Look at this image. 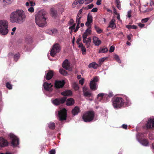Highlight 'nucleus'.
Masks as SVG:
<instances>
[{"label":"nucleus","instance_id":"nucleus-1","mask_svg":"<svg viewBox=\"0 0 154 154\" xmlns=\"http://www.w3.org/2000/svg\"><path fill=\"white\" fill-rule=\"evenodd\" d=\"M26 16L24 11L17 9L12 12L10 15L9 20L12 23H21L26 20Z\"/></svg>","mask_w":154,"mask_h":154},{"label":"nucleus","instance_id":"nucleus-2","mask_svg":"<svg viewBox=\"0 0 154 154\" xmlns=\"http://www.w3.org/2000/svg\"><path fill=\"white\" fill-rule=\"evenodd\" d=\"M47 19L46 12L44 10L40 11L35 16L36 23L40 27H44L46 25Z\"/></svg>","mask_w":154,"mask_h":154},{"label":"nucleus","instance_id":"nucleus-3","mask_svg":"<svg viewBox=\"0 0 154 154\" xmlns=\"http://www.w3.org/2000/svg\"><path fill=\"white\" fill-rule=\"evenodd\" d=\"M8 22L7 21L5 20H0V34L5 35L8 33Z\"/></svg>","mask_w":154,"mask_h":154},{"label":"nucleus","instance_id":"nucleus-4","mask_svg":"<svg viewBox=\"0 0 154 154\" xmlns=\"http://www.w3.org/2000/svg\"><path fill=\"white\" fill-rule=\"evenodd\" d=\"M123 101V97H115L112 100V105L115 109H119L124 106Z\"/></svg>","mask_w":154,"mask_h":154},{"label":"nucleus","instance_id":"nucleus-5","mask_svg":"<svg viewBox=\"0 0 154 154\" xmlns=\"http://www.w3.org/2000/svg\"><path fill=\"white\" fill-rule=\"evenodd\" d=\"M94 115L93 111L88 112L83 115L82 119L85 122H89L93 119Z\"/></svg>","mask_w":154,"mask_h":154},{"label":"nucleus","instance_id":"nucleus-6","mask_svg":"<svg viewBox=\"0 0 154 154\" xmlns=\"http://www.w3.org/2000/svg\"><path fill=\"white\" fill-rule=\"evenodd\" d=\"M60 50V45L57 43L55 44L54 45L51 51V55L54 57L57 53L59 52Z\"/></svg>","mask_w":154,"mask_h":154},{"label":"nucleus","instance_id":"nucleus-7","mask_svg":"<svg viewBox=\"0 0 154 154\" xmlns=\"http://www.w3.org/2000/svg\"><path fill=\"white\" fill-rule=\"evenodd\" d=\"M66 110L65 108L60 109L58 112V115L59 120L62 121L66 119Z\"/></svg>","mask_w":154,"mask_h":154},{"label":"nucleus","instance_id":"nucleus-8","mask_svg":"<svg viewBox=\"0 0 154 154\" xmlns=\"http://www.w3.org/2000/svg\"><path fill=\"white\" fill-rule=\"evenodd\" d=\"M99 80V78L97 77H95L93 78L90 82V86L91 89L94 90H96L97 88V82Z\"/></svg>","mask_w":154,"mask_h":154},{"label":"nucleus","instance_id":"nucleus-9","mask_svg":"<svg viewBox=\"0 0 154 154\" xmlns=\"http://www.w3.org/2000/svg\"><path fill=\"white\" fill-rule=\"evenodd\" d=\"M136 136L138 141L142 145L144 146H147L149 145V143L147 140L144 139L140 140V138L144 136V135L143 133H138L137 134Z\"/></svg>","mask_w":154,"mask_h":154},{"label":"nucleus","instance_id":"nucleus-10","mask_svg":"<svg viewBox=\"0 0 154 154\" xmlns=\"http://www.w3.org/2000/svg\"><path fill=\"white\" fill-rule=\"evenodd\" d=\"M9 136L11 139V144L14 147L19 145V139L16 136L13 134L11 133L9 134Z\"/></svg>","mask_w":154,"mask_h":154},{"label":"nucleus","instance_id":"nucleus-11","mask_svg":"<svg viewBox=\"0 0 154 154\" xmlns=\"http://www.w3.org/2000/svg\"><path fill=\"white\" fill-rule=\"evenodd\" d=\"M97 98L98 101L102 103L108 102L106 100V96L104 93H100L98 94L97 95Z\"/></svg>","mask_w":154,"mask_h":154},{"label":"nucleus","instance_id":"nucleus-12","mask_svg":"<svg viewBox=\"0 0 154 154\" xmlns=\"http://www.w3.org/2000/svg\"><path fill=\"white\" fill-rule=\"evenodd\" d=\"M66 99V97H65L60 99H56L52 101V103L55 105H58L60 103H63Z\"/></svg>","mask_w":154,"mask_h":154},{"label":"nucleus","instance_id":"nucleus-13","mask_svg":"<svg viewBox=\"0 0 154 154\" xmlns=\"http://www.w3.org/2000/svg\"><path fill=\"white\" fill-rule=\"evenodd\" d=\"M147 128L154 129V119H150L146 124Z\"/></svg>","mask_w":154,"mask_h":154},{"label":"nucleus","instance_id":"nucleus-14","mask_svg":"<svg viewBox=\"0 0 154 154\" xmlns=\"http://www.w3.org/2000/svg\"><path fill=\"white\" fill-rule=\"evenodd\" d=\"M64 80L56 81L55 82V86L56 88H62L65 84Z\"/></svg>","mask_w":154,"mask_h":154},{"label":"nucleus","instance_id":"nucleus-15","mask_svg":"<svg viewBox=\"0 0 154 154\" xmlns=\"http://www.w3.org/2000/svg\"><path fill=\"white\" fill-rule=\"evenodd\" d=\"M62 66L63 68L66 70L69 71L71 70V68L70 67L69 63L67 59L65 60L63 62Z\"/></svg>","mask_w":154,"mask_h":154},{"label":"nucleus","instance_id":"nucleus-16","mask_svg":"<svg viewBox=\"0 0 154 154\" xmlns=\"http://www.w3.org/2000/svg\"><path fill=\"white\" fill-rule=\"evenodd\" d=\"M82 38L83 43L85 44L87 48H89L91 42V38L90 37H88L87 38L85 37H82Z\"/></svg>","mask_w":154,"mask_h":154},{"label":"nucleus","instance_id":"nucleus-17","mask_svg":"<svg viewBox=\"0 0 154 154\" xmlns=\"http://www.w3.org/2000/svg\"><path fill=\"white\" fill-rule=\"evenodd\" d=\"M82 17V16H77L76 20V22L77 23V25L75 29L74 30V32H76L80 28L79 24L80 23V19Z\"/></svg>","mask_w":154,"mask_h":154},{"label":"nucleus","instance_id":"nucleus-18","mask_svg":"<svg viewBox=\"0 0 154 154\" xmlns=\"http://www.w3.org/2000/svg\"><path fill=\"white\" fill-rule=\"evenodd\" d=\"M43 86L45 90L49 91H51L52 85L51 83H49L46 82H45L43 84Z\"/></svg>","mask_w":154,"mask_h":154},{"label":"nucleus","instance_id":"nucleus-19","mask_svg":"<svg viewBox=\"0 0 154 154\" xmlns=\"http://www.w3.org/2000/svg\"><path fill=\"white\" fill-rule=\"evenodd\" d=\"M92 22V16L89 14H88L87 17V21L85 23V25L87 27H91V24Z\"/></svg>","mask_w":154,"mask_h":154},{"label":"nucleus","instance_id":"nucleus-20","mask_svg":"<svg viewBox=\"0 0 154 154\" xmlns=\"http://www.w3.org/2000/svg\"><path fill=\"white\" fill-rule=\"evenodd\" d=\"M83 92L84 95L85 97L91 96L92 95L91 92L87 91V88L86 86H84L83 88Z\"/></svg>","mask_w":154,"mask_h":154},{"label":"nucleus","instance_id":"nucleus-21","mask_svg":"<svg viewBox=\"0 0 154 154\" xmlns=\"http://www.w3.org/2000/svg\"><path fill=\"white\" fill-rule=\"evenodd\" d=\"M123 98L124 100V105L125 104L128 106L130 105L131 104V101L128 97L124 96H123Z\"/></svg>","mask_w":154,"mask_h":154},{"label":"nucleus","instance_id":"nucleus-22","mask_svg":"<svg viewBox=\"0 0 154 154\" xmlns=\"http://www.w3.org/2000/svg\"><path fill=\"white\" fill-rule=\"evenodd\" d=\"M93 42L96 46L99 45L101 43V41L99 40V38L96 36H94L93 38Z\"/></svg>","mask_w":154,"mask_h":154},{"label":"nucleus","instance_id":"nucleus-23","mask_svg":"<svg viewBox=\"0 0 154 154\" xmlns=\"http://www.w3.org/2000/svg\"><path fill=\"white\" fill-rule=\"evenodd\" d=\"M74 20L72 19L70 20L69 22V24L71 25V26L69 27V29H71V31L75 30L76 28V24L74 23Z\"/></svg>","mask_w":154,"mask_h":154},{"label":"nucleus","instance_id":"nucleus-24","mask_svg":"<svg viewBox=\"0 0 154 154\" xmlns=\"http://www.w3.org/2000/svg\"><path fill=\"white\" fill-rule=\"evenodd\" d=\"M8 143L7 141L2 137H0V146L4 147L7 146Z\"/></svg>","mask_w":154,"mask_h":154},{"label":"nucleus","instance_id":"nucleus-25","mask_svg":"<svg viewBox=\"0 0 154 154\" xmlns=\"http://www.w3.org/2000/svg\"><path fill=\"white\" fill-rule=\"evenodd\" d=\"M89 27L87 28L85 30V32L83 34L82 37H87V36L90 35L91 33V27Z\"/></svg>","mask_w":154,"mask_h":154},{"label":"nucleus","instance_id":"nucleus-26","mask_svg":"<svg viewBox=\"0 0 154 154\" xmlns=\"http://www.w3.org/2000/svg\"><path fill=\"white\" fill-rule=\"evenodd\" d=\"M13 0H1L2 4L4 6L11 4Z\"/></svg>","mask_w":154,"mask_h":154},{"label":"nucleus","instance_id":"nucleus-27","mask_svg":"<svg viewBox=\"0 0 154 154\" xmlns=\"http://www.w3.org/2000/svg\"><path fill=\"white\" fill-rule=\"evenodd\" d=\"M115 20L114 19H112L110 22L108 27L112 29H114L116 27V25L115 23Z\"/></svg>","mask_w":154,"mask_h":154},{"label":"nucleus","instance_id":"nucleus-28","mask_svg":"<svg viewBox=\"0 0 154 154\" xmlns=\"http://www.w3.org/2000/svg\"><path fill=\"white\" fill-rule=\"evenodd\" d=\"M84 0H75L73 3L72 5V7L73 8H74L78 4H82L84 3Z\"/></svg>","mask_w":154,"mask_h":154},{"label":"nucleus","instance_id":"nucleus-29","mask_svg":"<svg viewBox=\"0 0 154 154\" xmlns=\"http://www.w3.org/2000/svg\"><path fill=\"white\" fill-rule=\"evenodd\" d=\"M80 112V109L77 106H75L72 110V112L74 116H75L77 115Z\"/></svg>","mask_w":154,"mask_h":154},{"label":"nucleus","instance_id":"nucleus-30","mask_svg":"<svg viewBox=\"0 0 154 154\" xmlns=\"http://www.w3.org/2000/svg\"><path fill=\"white\" fill-rule=\"evenodd\" d=\"M53 75H54L53 71H51V70L50 71L47 73V74L45 76V78L47 80H50L52 78Z\"/></svg>","mask_w":154,"mask_h":154},{"label":"nucleus","instance_id":"nucleus-31","mask_svg":"<svg viewBox=\"0 0 154 154\" xmlns=\"http://www.w3.org/2000/svg\"><path fill=\"white\" fill-rule=\"evenodd\" d=\"M57 31L56 29H53L50 30H48L47 31V33L49 34L52 35H55L57 33Z\"/></svg>","mask_w":154,"mask_h":154},{"label":"nucleus","instance_id":"nucleus-32","mask_svg":"<svg viewBox=\"0 0 154 154\" xmlns=\"http://www.w3.org/2000/svg\"><path fill=\"white\" fill-rule=\"evenodd\" d=\"M74 103V100L72 98L68 99L66 101V104L67 106H70L73 105Z\"/></svg>","mask_w":154,"mask_h":154},{"label":"nucleus","instance_id":"nucleus-33","mask_svg":"<svg viewBox=\"0 0 154 154\" xmlns=\"http://www.w3.org/2000/svg\"><path fill=\"white\" fill-rule=\"evenodd\" d=\"M89 68H92L94 69H96L98 66V64L95 62H93L91 63L88 66Z\"/></svg>","mask_w":154,"mask_h":154},{"label":"nucleus","instance_id":"nucleus-34","mask_svg":"<svg viewBox=\"0 0 154 154\" xmlns=\"http://www.w3.org/2000/svg\"><path fill=\"white\" fill-rule=\"evenodd\" d=\"M25 42L27 44H30L32 42V37L30 36H27L25 39Z\"/></svg>","mask_w":154,"mask_h":154},{"label":"nucleus","instance_id":"nucleus-35","mask_svg":"<svg viewBox=\"0 0 154 154\" xmlns=\"http://www.w3.org/2000/svg\"><path fill=\"white\" fill-rule=\"evenodd\" d=\"M72 94V92L70 90H66L61 93V94L64 96H70Z\"/></svg>","mask_w":154,"mask_h":154},{"label":"nucleus","instance_id":"nucleus-36","mask_svg":"<svg viewBox=\"0 0 154 154\" xmlns=\"http://www.w3.org/2000/svg\"><path fill=\"white\" fill-rule=\"evenodd\" d=\"M48 126L50 129L53 130L55 128V124L54 122H50L48 123Z\"/></svg>","mask_w":154,"mask_h":154},{"label":"nucleus","instance_id":"nucleus-37","mask_svg":"<svg viewBox=\"0 0 154 154\" xmlns=\"http://www.w3.org/2000/svg\"><path fill=\"white\" fill-rule=\"evenodd\" d=\"M50 11L53 17L55 18L57 15V11L54 8H52L50 9Z\"/></svg>","mask_w":154,"mask_h":154},{"label":"nucleus","instance_id":"nucleus-38","mask_svg":"<svg viewBox=\"0 0 154 154\" xmlns=\"http://www.w3.org/2000/svg\"><path fill=\"white\" fill-rule=\"evenodd\" d=\"M114 58L116 61L119 63H121V61L120 60L119 57L118 55L116 54H114L113 55Z\"/></svg>","mask_w":154,"mask_h":154},{"label":"nucleus","instance_id":"nucleus-39","mask_svg":"<svg viewBox=\"0 0 154 154\" xmlns=\"http://www.w3.org/2000/svg\"><path fill=\"white\" fill-rule=\"evenodd\" d=\"M79 47L81 48V50L82 51V53L83 52H86V49L84 46H83V44L80 45H79Z\"/></svg>","mask_w":154,"mask_h":154},{"label":"nucleus","instance_id":"nucleus-40","mask_svg":"<svg viewBox=\"0 0 154 154\" xmlns=\"http://www.w3.org/2000/svg\"><path fill=\"white\" fill-rule=\"evenodd\" d=\"M105 95L106 96V100L108 101H109V98L112 97L113 95L112 93L111 92H109L108 94H105Z\"/></svg>","mask_w":154,"mask_h":154},{"label":"nucleus","instance_id":"nucleus-41","mask_svg":"<svg viewBox=\"0 0 154 154\" xmlns=\"http://www.w3.org/2000/svg\"><path fill=\"white\" fill-rule=\"evenodd\" d=\"M94 28L98 33L100 34L102 32V30L99 27L97 26L96 25L94 26Z\"/></svg>","mask_w":154,"mask_h":154},{"label":"nucleus","instance_id":"nucleus-42","mask_svg":"<svg viewBox=\"0 0 154 154\" xmlns=\"http://www.w3.org/2000/svg\"><path fill=\"white\" fill-rule=\"evenodd\" d=\"M72 86L73 88L75 90H77L79 89V87L78 85L76 83L74 82L72 84Z\"/></svg>","mask_w":154,"mask_h":154},{"label":"nucleus","instance_id":"nucleus-43","mask_svg":"<svg viewBox=\"0 0 154 154\" xmlns=\"http://www.w3.org/2000/svg\"><path fill=\"white\" fill-rule=\"evenodd\" d=\"M59 72L60 74L64 75H66L67 74L66 72L62 68L59 69Z\"/></svg>","mask_w":154,"mask_h":154},{"label":"nucleus","instance_id":"nucleus-44","mask_svg":"<svg viewBox=\"0 0 154 154\" xmlns=\"http://www.w3.org/2000/svg\"><path fill=\"white\" fill-rule=\"evenodd\" d=\"M108 51V49L106 48H103L100 49L99 50V53H105L107 51Z\"/></svg>","mask_w":154,"mask_h":154},{"label":"nucleus","instance_id":"nucleus-45","mask_svg":"<svg viewBox=\"0 0 154 154\" xmlns=\"http://www.w3.org/2000/svg\"><path fill=\"white\" fill-rule=\"evenodd\" d=\"M108 57H103L99 59L98 61L99 63L101 64Z\"/></svg>","mask_w":154,"mask_h":154},{"label":"nucleus","instance_id":"nucleus-46","mask_svg":"<svg viewBox=\"0 0 154 154\" xmlns=\"http://www.w3.org/2000/svg\"><path fill=\"white\" fill-rule=\"evenodd\" d=\"M20 57V54L19 53H17L14 55V59L15 61H17Z\"/></svg>","mask_w":154,"mask_h":154},{"label":"nucleus","instance_id":"nucleus-47","mask_svg":"<svg viewBox=\"0 0 154 154\" xmlns=\"http://www.w3.org/2000/svg\"><path fill=\"white\" fill-rule=\"evenodd\" d=\"M26 6H27L30 5V6H33L35 5V4L32 2H27L26 4Z\"/></svg>","mask_w":154,"mask_h":154},{"label":"nucleus","instance_id":"nucleus-48","mask_svg":"<svg viewBox=\"0 0 154 154\" xmlns=\"http://www.w3.org/2000/svg\"><path fill=\"white\" fill-rule=\"evenodd\" d=\"M6 87L9 89H11L12 88V85L9 82H7L6 84Z\"/></svg>","mask_w":154,"mask_h":154},{"label":"nucleus","instance_id":"nucleus-49","mask_svg":"<svg viewBox=\"0 0 154 154\" xmlns=\"http://www.w3.org/2000/svg\"><path fill=\"white\" fill-rule=\"evenodd\" d=\"M149 20V18H146L144 19H143L141 20V22L142 23H145L147 22Z\"/></svg>","mask_w":154,"mask_h":154},{"label":"nucleus","instance_id":"nucleus-50","mask_svg":"<svg viewBox=\"0 0 154 154\" xmlns=\"http://www.w3.org/2000/svg\"><path fill=\"white\" fill-rule=\"evenodd\" d=\"M114 49H115L114 46L113 45H112V46H111L110 47L109 51L110 52H112L114 51Z\"/></svg>","mask_w":154,"mask_h":154},{"label":"nucleus","instance_id":"nucleus-51","mask_svg":"<svg viewBox=\"0 0 154 154\" xmlns=\"http://www.w3.org/2000/svg\"><path fill=\"white\" fill-rule=\"evenodd\" d=\"M81 38L80 37H79L77 39V40L76 43H77V45H78V46L79 45H80L82 44V43H80V42H79L81 41Z\"/></svg>","mask_w":154,"mask_h":154},{"label":"nucleus","instance_id":"nucleus-52","mask_svg":"<svg viewBox=\"0 0 154 154\" xmlns=\"http://www.w3.org/2000/svg\"><path fill=\"white\" fill-rule=\"evenodd\" d=\"M28 11L30 12H32L34 11V9L32 6L29 8L28 9Z\"/></svg>","mask_w":154,"mask_h":154},{"label":"nucleus","instance_id":"nucleus-53","mask_svg":"<svg viewBox=\"0 0 154 154\" xmlns=\"http://www.w3.org/2000/svg\"><path fill=\"white\" fill-rule=\"evenodd\" d=\"M131 10H130L129 11H128V12H127V16L128 18H130L131 17Z\"/></svg>","mask_w":154,"mask_h":154},{"label":"nucleus","instance_id":"nucleus-54","mask_svg":"<svg viewBox=\"0 0 154 154\" xmlns=\"http://www.w3.org/2000/svg\"><path fill=\"white\" fill-rule=\"evenodd\" d=\"M84 79H81L79 81V83L81 84L82 85L84 83Z\"/></svg>","mask_w":154,"mask_h":154},{"label":"nucleus","instance_id":"nucleus-55","mask_svg":"<svg viewBox=\"0 0 154 154\" xmlns=\"http://www.w3.org/2000/svg\"><path fill=\"white\" fill-rule=\"evenodd\" d=\"M97 8H93L91 10V11L94 12H96L97 11Z\"/></svg>","mask_w":154,"mask_h":154},{"label":"nucleus","instance_id":"nucleus-56","mask_svg":"<svg viewBox=\"0 0 154 154\" xmlns=\"http://www.w3.org/2000/svg\"><path fill=\"white\" fill-rule=\"evenodd\" d=\"M49 154H55V150H51L49 152Z\"/></svg>","mask_w":154,"mask_h":154},{"label":"nucleus","instance_id":"nucleus-57","mask_svg":"<svg viewBox=\"0 0 154 154\" xmlns=\"http://www.w3.org/2000/svg\"><path fill=\"white\" fill-rule=\"evenodd\" d=\"M102 0H97V2L96 4L98 5H99L101 4V2Z\"/></svg>","mask_w":154,"mask_h":154},{"label":"nucleus","instance_id":"nucleus-58","mask_svg":"<svg viewBox=\"0 0 154 154\" xmlns=\"http://www.w3.org/2000/svg\"><path fill=\"white\" fill-rule=\"evenodd\" d=\"M138 25L140 28H143L145 26L144 24L141 23H138Z\"/></svg>","mask_w":154,"mask_h":154},{"label":"nucleus","instance_id":"nucleus-59","mask_svg":"<svg viewBox=\"0 0 154 154\" xmlns=\"http://www.w3.org/2000/svg\"><path fill=\"white\" fill-rule=\"evenodd\" d=\"M82 9H80L79 11V12L78 13V14H77V15L82 16L81 14V13H82Z\"/></svg>","mask_w":154,"mask_h":154},{"label":"nucleus","instance_id":"nucleus-60","mask_svg":"<svg viewBox=\"0 0 154 154\" xmlns=\"http://www.w3.org/2000/svg\"><path fill=\"white\" fill-rule=\"evenodd\" d=\"M94 6V5L93 4L89 5L88 6V8L89 9H90L92 8Z\"/></svg>","mask_w":154,"mask_h":154},{"label":"nucleus","instance_id":"nucleus-61","mask_svg":"<svg viewBox=\"0 0 154 154\" xmlns=\"http://www.w3.org/2000/svg\"><path fill=\"white\" fill-rule=\"evenodd\" d=\"M122 127L124 129H126L127 128V125H126L123 124L122 126Z\"/></svg>","mask_w":154,"mask_h":154},{"label":"nucleus","instance_id":"nucleus-62","mask_svg":"<svg viewBox=\"0 0 154 154\" xmlns=\"http://www.w3.org/2000/svg\"><path fill=\"white\" fill-rule=\"evenodd\" d=\"M93 0H85V2H88L85 3V4H87L89 3H90Z\"/></svg>","mask_w":154,"mask_h":154},{"label":"nucleus","instance_id":"nucleus-63","mask_svg":"<svg viewBox=\"0 0 154 154\" xmlns=\"http://www.w3.org/2000/svg\"><path fill=\"white\" fill-rule=\"evenodd\" d=\"M131 36H132V34H130V35H128L127 36V38L129 40H130L131 39Z\"/></svg>","mask_w":154,"mask_h":154},{"label":"nucleus","instance_id":"nucleus-64","mask_svg":"<svg viewBox=\"0 0 154 154\" xmlns=\"http://www.w3.org/2000/svg\"><path fill=\"white\" fill-rule=\"evenodd\" d=\"M117 7L119 9H121V5L120 3L117 4Z\"/></svg>","mask_w":154,"mask_h":154}]
</instances>
